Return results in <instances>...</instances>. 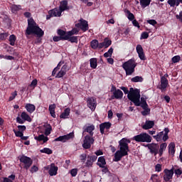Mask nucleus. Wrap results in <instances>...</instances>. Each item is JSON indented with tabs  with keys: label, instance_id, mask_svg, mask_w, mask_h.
<instances>
[{
	"label": "nucleus",
	"instance_id": "nucleus-1",
	"mask_svg": "<svg viewBox=\"0 0 182 182\" xmlns=\"http://www.w3.org/2000/svg\"><path fill=\"white\" fill-rule=\"evenodd\" d=\"M129 143L130 141L126 138H123L119 141V150L114 154V161H120L122 157L127 156L129 153Z\"/></svg>",
	"mask_w": 182,
	"mask_h": 182
},
{
	"label": "nucleus",
	"instance_id": "nucleus-2",
	"mask_svg": "<svg viewBox=\"0 0 182 182\" xmlns=\"http://www.w3.org/2000/svg\"><path fill=\"white\" fill-rule=\"evenodd\" d=\"M93 130H95L94 125H88L84 127V131L82 132L83 136H85V133H89V135H86L85 136V139L83 141L82 147L84 149H90L92 147V144L95 143V139H93Z\"/></svg>",
	"mask_w": 182,
	"mask_h": 182
},
{
	"label": "nucleus",
	"instance_id": "nucleus-3",
	"mask_svg": "<svg viewBox=\"0 0 182 182\" xmlns=\"http://www.w3.org/2000/svg\"><path fill=\"white\" fill-rule=\"evenodd\" d=\"M26 35H37V36H42L44 33L43 31L39 28V26H37L35 21H33V18H31L28 19V27L26 31Z\"/></svg>",
	"mask_w": 182,
	"mask_h": 182
},
{
	"label": "nucleus",
	"instance_id": "nucleus-4",
	"mask_svg": "<svg viewBox=\"0 0 182 182\" xmlns=\"http://www.w3.org/2000/svg\"><path fill=\"white\" fill-rule=\"evenodd\" d=\"M69 6H68V1L63 0L60 2L59 9L56 8L48 11V16H47V19H50L52 16H60L62 12L64 11H68Z\"/></svg>",
	"mask_w": 182,
	"mask_h": 182
},
{
	"label": "nucleus",
	"instance_id": "nucleus-5",
	"mask_svg": "<svg viewBox=\"0 0 182 182\" xmlns=\"http://www.w3.org/2000/svg\"><path fill=\"white\" fill-rule=\"evenodd\" d=\"M127 97L135 106H140V90L131 87Z\"/></svg>",
	"mask_w": 182,
	"mask_h": 182
},
{
	"label": "nucleus",
	"instance_id": "nucleus-6",
	"mask_svg": "<svg viewBox=\"0 0 182 182\" xmlns=\"http://www.w3.org/2000/svg\"><path fill=\"white\" fill-rule=\"evenodd\" d=\"M136 65L137 64L136 63V61L133 59H131L125 62L122 65V68L125 70L126 75H130L134 72V68H136Z\"/></svg>",
	"mask_w": 182,
	"mask_h": 182
},
{
	"label": "nucleus",
	"instance_id": "nucleus-7",
	"mask_svg": "<svg viewBox=\"0 0 182 182\" xmlns=\"http://www.w3.org/2000/svg\"><path fill=\"white\" fill-rule=\"evenodd\" d=\"M133 140H135L137 143H151V137L147 133H141L134 136Z\"/></svg>",
	"mask_w": 182,
	"mask_h": 182
},
{
	"label": "nucleus",
	"instance_id": "nucleus-8",
	"mask_svg": "<svg viewBox=\"0 0 182 182\" xmlns=\"http://www.w3.org/2000/svg\"><path fill=\"white\" fill-rule=\"evenodd\" d=\"M58 33L60 36H63V39H64V41H68L70 36H73V35H77V33H79V29L73 28L72 31L68 32L63 30H58Z\"/></svg>",
	"mask_w": 182,
	"mask_h": 182
},
{
	"label": "nucleus",
	"instance_id": "nucleus-9",
	"mask_svg": "<svg viewBox=\"0 0 182 182\" xmlns=\"http://www.w3.org/2000/svg\"><path fill=\"white\" fill-rule=\"evenodd\" d=\"M21 163H23L24 164V168L26 170H28L31 166H32V159L28 156H23L20 158Z\"/></svg>",
	"mask_w": 182,
	"mask_h": 182
},
{
	"label": "nucleus",
	"instance_id": "nucleus-10",
	"mask_svg": "<svg viewBox=\"0 0 182 182\" xmlns=\"http://www.w3.org/2000/svg\"><path fill=\"white\" fill-rule=\"evenodd\" d=\"M75 137V134L71 132L67 135L60 136L55 139V141H62L63 143H65L68 140H70Z\"/></svg>",
	"mask_w": 182,
	"mask_h": 182
},
{
	"label": "nucleus",
	"instance_id": "nucleus-11",
	"mask_svg": "<svg viewBox=\"0 0 182 182\" xmlns=\"http://www.w3.org/2000/svg\"><path fill=\"white\" fill-rule=\"evenodd\" d=\"M75 26L80 28L83 32H86V31L89 29V24H87V22L83 19H80L79 23L75 24Z\"/></svg>",
	"mask_w": 182,
	"mask_h": 182
},
{
	"label": "nucleus",
	"instance_id": "nucleus-12",
	"mask_svg": "<svg viewBox=\"0 0 182 182\" xmlns=\"http://www.w3.org/2000/svg\"><path fill=\"white\" fill-rule=\"evenodd\" d=\"M164 173V180L165 181H170V180L173 178V176L174 174V168H173L171 170L165 169Z\"/></svg>",
	"mask_w": 182,
	"mask_h": 182
},
{
	"label": "nucleus",
	"instance_id": "nucleus-13",
	"mask_svg": "<svg viewBox=\"0 0 182 182\" xmlns=\"http://www.w3.org/2000/svg\"><path fill=\"white\" fill-rule=\"evenodd\" d=\"M87 107L92 111L95 110L96 106H97V102L95 97H90L87 100Z\"/></svg>",
	"mask_w": 182,
	"mask_h": 182
},
{
	"label": "nucleus",
	"instance_id": "nucleus-14",
	"mask_svg": "<svg viewBox=\"0 0 182 182\" xmlns=\"http://www.w3.org/2000/svg\"><path fill=\"white\" fill-rule=\"evenodd\" d=\"M136 49L141 60H146V55H144V50H143L141 45H137Z\"/></svg>",
	"mask_w": 182,
	"mask_h": 182
},
{
	"label": "nucleus",
	"instance_id": "nucleus-15",
	"mask_svg": "<svg viewBox=\"0 0 182 182\" xmlns=\"http://www.w3.org/2000/svg\"><path fill=\"white\" fill-rule=\"evenodd\" d=\"M114 90V92H113ZM111 92H113V97L114 99H122L123 98V92L120 90H117L116 87H113L111 90Z\"/></svg>",
	"mask_w": 182,
	"mask_h": 182
},
{
	"label": "nucleus",
	"instance_id": "nucleus-16",
	"mask_svg": "<svg viewBox=\"0 0 182 182\" xmlns=\"http://www.w3.org/2000/svg\"><path fill=\"white\" fill-rule=\"evenodd\" d=\"M148 149L150 150V152L152 154H154L155 156L156 154H159V145L156 144H148Z\"/></svg>",
	"mask_w": 182,
	"mask_h": 182
},
{
	"label": "nucleus",
	"instance_id": "nucleus-17",
	"mask_svg": "<svg viewBox=\"0 0 182 182\" xmlns=\"http://www.w3.org/2000/svg\"><path fill=\"white\" fill-rule=\"evenodd\" d=\"M68 70H69V69H68V65H63L60 70H59L56 74L55 77H58V78L63 77V76L66 75V73L68 72Z\"/></svg>",
	"mask_w": 182,
	"mask_h": 182
},
{
	"label": "nucleus",
	"instance_id": "nucleus-18",
	"mask_svg": "<svg viewBox=\"0 0 182 182\" xmlns=\"http://www.w3.org/2000/svg\"><path fill=\"white\" fill-rule=\"evenodd\" d=\"M58 166H55V164H51L50 169L48 171V173L51 176H56V174H58Z\"/></svg>",
	"mask_w": 182,
	"mask_h": 182
},
{
	"label": "nucleus",
	"instance_id": "nucleus-19",
	"mask_svg": "<svg viewBox=\"0 0 182 182\" xmlns=\"http://www.w3.org/2000/svg\"><path fill=\"white\" fill-rule=\"evenodd\" d=\"M110 127H112V124L110 122H105L102 123L100 125V130L102 133V134H103L105 133V129H106L107 130H109V129H110Z\"/></svg>",
	"mask_w": 182,
	"mask_h": 182
},
{
	"label": "nucleus",
	"instance_id": "nucleus-20",
	"mask_svg": "<svg viewBox=\"0 0 182 182\" xmlns=\"http://www.w3.org/2000/svg\"><path fill=\"white\" fill-rule=\"evenodd\" d=\"M168 85V80L167 78H165V77H161V85L159 89L161 90H165V89L167 87Z\"/></svg>",
	"mask_w": 182,
	"mask_h": 182
},
{
	"label": "nucleus",
	"instance_id": "nucleus-21",
	"mask_svg": "<svg viewBox=\"0 0 182 182\" xmlns=\"http://www.w3.org/2000/svg\"><path fill=\"white\" fill-rule=\"evenodd\" d=\"M110 45H112V41H110L109 38H105L104 42L100 43V49L103 48H109Z\"/></svg>",
	"mask_w": 182,
	"mask_h": 182
},
{
	"label": "nucleus",
	"instance_id": "nucleus-22",
	"mask_svg": "<svg viewBox=\"0 0 182 182\" xmlns=\"http://www.w3.org/2000/svg\"><path fill=\"white\" fill-rule=\"evenodd\" d=\"M25 109L28 113H33L36 110V107L33 104L27 103L26 104Z\"/></svg>",
	"mask_w": 182,
	"mask_h": 182
},
{
	"label": "nucleus",
	"instance_id": "nucleus-23",
	"mask_svg": "<svg viewBox=\"0 0 182 182\" xmlns=\"http://www.w3.org/2000/svg\"><path fill=\"white\" fill-rule=\"evenodd\" d=\"M154 126V121H146L145 124L142 126V129L144 130H149V129H151Z\"/></svg>",
	"mask_w": 182,
	"mask_h": 182
},
{
	"label": "nucleus",
	"instance_id": "nucleus-24",
	"mask_svg": "<svg viewBox=\"0 0 182 182\" xmlns=\"http://www.w3.org/2000/svg\"><path fill=\"white\" fill-rule=\"evenodd\" d=\"M70 114V108H66L64 112L60 115V119H68Z\"/></svg>",
	"mask_w": 182,
	"mask_h": 182
},
{
	"label": "nucleus",
	"instance_id": "nucleus-25",
	"mask_svg": "<svg viewBox=\"0 0 182 182\" xmlns=\"http://www.w3.org/2000/svg\"><path fill=\"white\" fill-rule=\"evenodd\" d=\"M168 4L170 6H178L180 4H182V0H168Z\"/></svg>",
	"mask_w": 182,
	"mask_h": 182
},
{
	"label": "nucleus",
	"instance_id": "nucleus-26",
	"mask_svg": "<svg viewBox=\"0 0 182 182\" xmlns=\"http://www.w3.org/2000/svg\"><path fill=\"white\" fill-rule=\"evenodd\" d=\"M21 119H23V120L24 122H32V118H31V116H29V114H28V113L23 112L21 114Z\"/></svg>",
	"mask_w": 182,
	"mask_h": 182
},
{
	"label": "nucleus",
	"instance_id": "nucleus-27",
	"mask_svg": "<svg viewBox=\"0 0 182 182\" xmlns=\"http://www.w3.org/2000/svg\"><path fill=\"white\" fill-rule=\"evenodd\" d=\"M55 109H56V105L55 104L49 105L48 110L50 112V116L54 119L56 118V114H55Z\"/></svg>",
	"mask_w": 182,
	"mask_h": 182
},
{
	"label": "nucleus",
	"instance_id": "nucleus-28",
	"mask_svg": "<svg viewBox=\"0 0 182 182\" xmlns=\"http://www.w3.org/2000/svg\"><path fill=\"white\" fill-rule=\"evenodd\" d=\"M97 166L103 168L105 166H106V159H105V156H100L98 158Z\"/></svg>",
	"mask_w": 182,
	"mask_h": 182
},
{
	"label": "nucleus",
	"instance_id": "nucleus-29",
	"mask_svg": "<svg viewBox=\"0 0 182 182\" xmlns=\"http://www.w3.org/2000/svg\"><path fill=\"white\" fill-rule=\"evenodd\" d=\"M176 144L173 142L169 144L168 145V151L169 154H171V156H174V154L176 153Z\"/></svg>",
	"mask_w": 182,
	"mask_h": 182
},
{
	"label": "nucleus",
	"instance_id": "nucleus-30",
	"mask_svg": "<svg viewBox=\"0 0 182 182\" xmlns=\"http://www.w3.org/2000/svg\"><path fill=\"white\" fill-rule=\"evenodd\" d=\"M35 139L38 140V141H43V143H46V141L49 140L48 136H45L43 134L39 135L38 136H35Z\"/></svg>",
	"mask_w": 182,
	"mask_h": 182
},
{
	"label": "nucleus",
	"instance_id": "nucleus-31",
	"mask_svg": "<svg viewBox=\"0 0 182 182\" xmlns=\"http://www.w3.org/2000/svg\"><path fill=\"white\" fill-rule=\"evenodd\" d=\"M90 65L92 69H96L97 68V58H91L90 60Z\"/></svg>",
	"mask_w": 182,
	"mask_h": 182
},
{
	"label": "nucleus",
	"instance_id": "nucleus-32",
	"mask_svg": "<svg viewBox=\"0 0 182 182\" xmlns=\"http://www.w3.org/2000/svg\"><path fill=\"white\" fill-rule=\"evenodd\" d=\"M43 129L45 131L46 136H49V134H50V132L52 130V127H50V125H49L48 124H45L43 125Z\"/></svg>",
	"mask_w": 182,
	"mask_h": 182
},
{
	"label": "nucleus",
	"instance_id": "nucleus-33",
	"mask_svg": "<svg viewBox=\"0 0 182 182\" xmlns=\"http://www.w3.org/2000/svg\"><path fill=\"white\" fill-rule=\"evenodd\" d=\"M100 43H99V41L97 40H92L90 43V46L92 49H96L97 48H100Z\"/></svg>",
	"mask_w": 182,
	"mask_h": 182
},
{
	"label": "nucleus",
	"instance_id": "nucleus-34",
	"mask_svg": "<svg viewBox=\"0 0 182 182\" xmlns=\"http://www.w3.org/2000/svg\"><path fill=\"white\" fill-rule=\"evenodd\" d=\"M9 44L11 46H15V42H16V36L15 35H11L9 38Z\"/></svg>",
	"mask_w": 182,
	"mask_h": 182
},
{
	"label": "nucleus",
	"instance_id": "nucleus-35",
	"mask_svg": "<svg viewBox=\"0 0 182 182\" xmlns=\"http://www.w3.org/2000/svg\"><path fill=\"white\" fill-rule=\"evenodd\" d=\"M139 2L142 8H146V6H149L150 5V2H151V0H139Z\"/></svg>",
	"mask_w": 182,
	"mask_h": 182
},
{
	"label": "nucleus",
	"instance_id": "nucleus-36",
	"mask_svg": "<svg viewBox=\"0 0 182 182\" xmlns=\"http://www.w3.org/2000/svg\"><path fill=\"white\" fill-rule=\"evenodd\" d=\"M170 132V130L168 129V128L164 129V134L162 136V140L164 141H166V140H168V132Z\"/></svg>",
	"mask_w": 182,
	"mask_h": 182
},
{
	"label": "nucleus",
	"instance_id": "nucleus-37",
	"mask_svg": "<svg viewBox=\"0 0 182 182\" xmlns=\"http://www.w3.org/2000/svg\"><path fill=\"white\" fill-rule=\"evenodd\" d=\"M167 148V143H163L160 145L159 154L161 156L163 154V151L166 150Z\"/></svg>",
	"mask_w": 182,
	"mask_h": 182
},
{
	"label": "nucleus",
	"instance_id": "nucleus-38",
	"mask_svg": "<svg viewBox=\"0 0 182 182\" xmlns=\"http://www.w3.org/2000/svg\"><path fill=\"white\" fill-rule=\"evenodd\" d=\"M164 134V132H161L157 135L154 136V138H155L157 141H160L161 139H163Z\"/></svg>",
	"mask_w": 182,
	"mask_h": 182
},
{
	"label": "nucleus",
	"instance_id": "nucleus-39",
	"mask_svg": "<svg viewBox=\"0 0 182 182\" xmlns=\"http://www.w3.org/2000/svg\"><path fill=\"white\" fill-rule=\"evenodd\" d=\"M140 106L142 108L149 107V105H147V102H146V99H144V97L141 98Z\"/></svg>",
	"mask_w": 182,
	"mask_h": 182
},
{
	"label": "nucleus",
	"instance_id": "nucleus-40",
	"mask_svg": "<svg viewBox=\"0 0 182 182\" xmlns=\"http://www.w3.org/2000/svg\"><path fill=\"white\" fill-rule=\"evenodd\" d=\"M151 180L153 182H160V176H159L157 174H153L151 176Z\"/></svg>",
	"mask_w": 182,
	"mask_h": 182
},
{
	"label": "nucleus",
	"instance_id": "nucleus-41",
	"mask_svg": "<svg viewBox=\"0 0 182 182\" xmlns=\"http://www.w3.org/2000/svg\"><path fill=\"white\" fill-rule=\"evenodd\" d=\"M127 17L129 21H134V14H133L130 11H127Z\"/></svg>",
	"mask_w": 182,
	"mask_h": 182
},
{
	"label": "nucleus",
	"instance_id": "nucleus-42",
	"mask_svg": "<svg viewBox=\"0 0 182 182\" xmlns=\"http://www.w3.org/2000/svg\"><path fill=\"white\" fill-rule=\"evenodd\" d=\"M61 66H62V63L60 62L58 63V65H57V67L55 68H54V70L53 71V76H55V75H56V73H58V72H59V70L60 69Z\"/></svg>",
	"mask_w": 182,
	"mask_h": 182
},
{
	"label": "nucleus",
	"instance_id": "nucleus-43",
	"mask_svg": "<svg viewBox=\"0 0 182 182\" xmlns=\"http://www.w3.org/2000/svg\"><path fill=\"white\" fill-rule=\"evenodd\" d=\"M132 82H143V77L136 76L132 78Z\"/></svg>",
	"mask_w": 182,
	"mask_h": 182
},
{
	"label": "nucleus",
	"instance_id": "nucleus-44",
	"mask_svg": "<svg viewBox=\"0 0 182 182\" xmlns=\"http://www.w3.org/2000/svg\"><path fill=\"white\" fill-rule=\"evenodd\" d=\"M69 42H71V43H77V37L76 36H70L68 39Z\"/></svg>",
	"mask_w": 182,
	"mask_h": 182
},
{
	"label": "nucleus",
	"instance_id": "nucleus-45",
	"mask_svg": "<svg viewBox=\"0 0 182 182\" xmlns=\"http://www.w3.org/2000/svg\"><path fill=\"white\" fill-rule=\"evenodd\" d=\"M41 153H45L46 154H52L53 151L49 148H44L41 150Z\"/></svg>",
	"mask_w": 182,
	"mask_h": 182
},
{
	"label": "nucleus",
	"instance_id": "nucleus-46",
	"mask_svg": "<svg viewBox=\"0 0 182 182\" xmlns=\"http://www.w3.org/2000/svg\"><path fill=\"white\" fill-rule=\"evenodd\" d=\"M144 109V111L141 112V114L143 116H147V114H150V109H149V107H146V108H142Z\"/></svg>",
	"mask_w": 182,
	"mask_h": 182
},
{
	"label": "nucleus",
	"instance_id": "nucleus-47",
	"mask_svg": "<svg viewBox=\"0 0 182 182\" xmlns=\"http://www.w3.org/2000/svg\"><path fill=\"white\" fill-rule=\"evenodd\" d=\"M16 96H18V92L14 91V92H12L9 99V102L14 100V99H15Z\"/></svg>",
	"mask_w": 182,
	"mask_h": 182
},
{
	"label": "nucleus",
	"instance_id": "nucleus-48",
	"mask_svg": "<svg viewBox=\"0 0 182 182\" xmlns=\"http://www.w3.org/2000/svg\"><path fill=\"white\" fill-rule=\"evenodd\" d=\"M21 9V6H17V5H13L11 6V11L12 12L15 13Z\"/></svg>",
	"mask_w": 182,
	"mask_h": 182
},
{
	"label": "nucleus",
	"instance_id": "nucleus-49",
	"mask_svg": "<svg viewBox=\"0 0 182 182\" xmlns=\"http://www.w3.org/2000/svg\"><path fill=\"white\" fill-rule=\"evenodd\" d=\"M180 59H181L180 55H176L172 58V62L173 63H177L180 62Z\"/></svg>",
	"mask_w": 182,
	"mask_h": 182
},
{
	"label": "nucleus",
	"instance_id": "nucleus-50",
	"mask_svg": "<svg viewBox=\"0 0 182 182\" xmlns=\"http://www.w3.org/2000/svg\"><path fill=\"white\" fill-rule=\"evenodd\" d=\"M173 171L175 172V174L176 176H177V177H180V175L182 174L181 168H176V169L173 168Z\"/></svg>",
	"mask_w": 182,
	"mask_h": 182
},
{
	"label": "nucleus",
	"instance_id": "nucleus-51",
	"mask_svg": "<svg viewBox=\"0 0 182 182\" xmlns=\"http://www.w3.org/2000/svg\"><path fill=\"white\" fill-rule=\"evenodd\" d=\"M72 177H76L77 176V168H73L70 171Z\"/></svg>",
	"mask_w": 182,
	"mask_h": 182
},
{
	"label": "nucleus",
	"instance_id": "nucleus-52",
	"mask_svg": "<svg viewBox=\"0 0 182 182\" xmlns=\"http://www.w3.org/2000/svg\"><path fill=\"white\" fill-rule=\"evenodd\" d=\"M37 85H38V80L34 79V80H33V81L30 84V87H33V89H35V87H36Z\"/></svg>",
	"mask_w": 182,
	"mask_h": 182
},
{
	"label": "nucleus",
	"instance_id": "nucleus-53",
	"mask_svg": "<svg viewBox=\"0 0 182 182\" xmlns=\"http://www.w3.org/2000/svg\"><path fill=\"white\" fill-rule=\"evenodd\" d=\"M9 34L8 33H0V39L1 41H4V39L6 38L7 36H9Z\"/></svg>",
	"mask_w": 182,
	"mask_h": 182
},
{
	"label": "nucleus",
	"instance_id": "nucleus-54",
	"mask_svg": "<svg viewBox=\"0 0 182 182\" xmlns=\"http://www.w3.org/2000/svg\"><path fill=\"white\" fill-rule=\"evenodd\" d=\"M147 23H149V25H152V26H156V25H157V21L154 19L148 20Z\"/></svg>",
	"mask_w": 182,
	"mask_h": 182
},
{
	"label": "nucleus",
	"instance_id": "nucleus-55",
	"mask_svg": "<svg viewBox=\"0 0 182 182\" xmlns=\"http://www.w3.org/2000/svg\"><path fill=\"white\" fill-rule=\"evenodd\" d=\"M15 135L16 136V137H22V136H23V132H21V131H16L14 130Z\"/></svg>",
	"mask_w": 182,
	"mask_h": 182
},
{
	"label": "nucleus",
	"instance_id": "nucleus-56",
	"mask_svg": "<svg viewBox=\"0 0 182 182\" xmlns=\"http://www.w3.org/2000/svg\"><path fill=\"white\" fill-rule=\"evenodd\" d=\"M18 132H21L23 133V132H25V130H26V127H25V125H18Z\"/></svg>",
	"mask_w": 182,
	"mask_h": 182
},
{
	"label": "nucleus",
	"instance_id": "nucleus-57",
	"mask_svg": "<svg viewBox=\"0 0 182 182\" xmlns=\"http://www.w3.org/2000/svg\"><path fill=\"white\" fill-rule=\"evenodd\" d=\"M16 122L17 123H19V124H23V123H25V121L23 120V119L21 118V117H16Z\"/></svg>",
	"mask_w": 182,
	"mask_h": 182
},
{
	"label": "nucleus",
	"instance_id": "nucleus-58",
	"mask_svg": "<svg viewBox=\"0 0 182 182\" xmlns=\"http://www.w3.org/2000/svg\"><path fill=\"white\" fill-rule=\"evenodd\" d=\"M87 157V155H86V154H82L80 156V159L81 161H83V163H85L86 158Z\"/></svg>",
	"mask_w": 182,
	"mask_h": 182
},
{
	"label": "nucleus",
	"instance_id": "nucleus-59",
	"mask_svg": "<svg viewBox=\"0 0 182 182\" xmlns=\"http://www.w3.org/2000/svg\"><path fill=\"white\" fill-rule=\"evenodd\" d=\"M132 25H134V26H135L136 28H138V29H140V24L136 20L132 21Z\"/></svg>",
	"mask_w": 182,
	"mask_h": 182
},
{
	"label": "nucleus",
	"instance_id": "nucleus-60",
	"mask_svg": "<svg viewBox=\"0 0 182 182\" xmlns=\"http://www.w3.org/2000/svg\"><path fill=\"white\" fill-rule=\"evenodd\" d=\"M147 38H149V33L144 32L141 33V39H147Z\"/></svg>",
	"mask_w": 182,
	"mask_h": 182
},
{
	"label": "nucleus",
	"instance_id": "nucleus-61",
	"mask_svg": "<svg viewBox=\"0 0 182 182\" xmlns=\"http://www.w3.org/2000/svg\"><path fill=\"white\" fill-rule=\"evenodd\" d=\"M39 170V168L36 166H33L30 170L31 173H36Z\"/></svg>",
	"mask_w": 182,
	"mask_h": 182
},
{
	"label": "nucleus",
	"instance_id": "nucleus-62",
	"mask_svg": "<svg viewBox=\"0 0 182 182\" xmlns=\"http://www.w3.org/2000/svg\"><path fill=\"white\" fill-rule=\"evenodd\" d=\"M86 165L87 167H92V166H93V161L90 159H88L86 162Z\"/></svg>",
	"mask_w": 182,
	"mask_h": 182
},
{
	"label": "nucleus",
	"instance_id": "nucleus-63",
	"mask_svg": "<svg viewBox=\"0 0 182 182\" xmlns=\"http://www.w3.org/2000/svg\"><path fill=\"white\" fill-rule=\"evenodd\" d=\"M156 171L160 172L161 171V164H157L155 166Z\"/></svg>",
	"mask_w": 182,
	"mask_h": 182
},
{
	"label": "nucleus",
	"instance_id": "nucleus-64",
	"mask_svg": "<svg viewBox=\"0 0 182 182\" xmlns=\"http://www.w3.org/2000/svg\"><path fill=\"white\" fill-rule=\"evenodd\" d=\"M87 159H90L93 163H95V161H96V160H97V156H88Z\"/></svg>",
	"mask_w": 182,
	"mask_h": 182
}]
</instances>
